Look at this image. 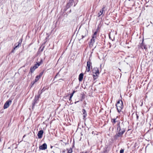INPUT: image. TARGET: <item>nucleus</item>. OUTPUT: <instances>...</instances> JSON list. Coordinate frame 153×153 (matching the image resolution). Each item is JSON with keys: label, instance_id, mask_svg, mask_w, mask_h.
<instances>
[{"label": "nucleus", "instance_id": "7ed1b4c3", "mask_svg": "<svg viewBox=\"0 0 153 153\" xmlns=\"http://www.w3.org/2000/svg\"><path fill=\"white\" fill-rule=\"evenodd\" d=\"M98 30H97L96 31H95L94 33L92 39L90 40V46L91 45L92 46L93 45L94 43L95 42V39L96 38L97 34V32Z\"/></svg>", "mask_w": 153, "mask_h": 153}, {"label": "nucleus", "instance_id": "6ab92c4d", "mask_svg": "<svg viewBox=\"0 0 153 153\" xmlns=\"http://www.w3.org/2000/svg\"><path fill=\"white\" fill-rule=\"evenodd\" d=\"M40 78L39 76H37L35 79L34 81L35 82H37L39 79Z\"/></svg>", "mask_w": 153, "mask_h": 153}, {"label": "nucleus", "instance_id": "9b49d317", "mask_svg": "<svg viewBox=\"0 0 153 153\" xmlns=\"http://www.w3.org/2000/svg\"><path fill=\"white\" fill-rule=\"evenodd\" d=\"M83 77V74L82 73L80 74L79 76L78 79L79 82L82 81Z\"/></svg>", "mask_w": 153, "mask_h": 153}, {"label": "nucleus", "instance_id": "c9c22d12", "mask_svg": "<svg viewBox=\"0 0 153 153\" xmlns=\"http://www.w3.org/2000/svg\"><path fill=\"white\" fill-rule=\"evenodd\" d=\"M80 153H84V152H80Z\"/></svg>", "mask_w": 153, "mask_h": 153}, {"label": "nucleus", "instance_id": "58836bf2", "mask_svg": "<svg viewBox=\"0 0 153 153\" xmlns=\"http://www.w3.org/2000/svg\"><path fill=\"white\" fill-rule=\"evenodd\" d=\"M75 5H76V4H74V6H75Z\"/></svg>", "mask_w": 153, "mask_h": 153}, {"label": "nucleus", "instance_id": "412c9836", "mask_svg": "<svg viewBox=\"0 0 153 153\" xmlns=\"http://www.w3.org/2000/svg\"><path fill=\"white\" fill-rule=\"evenodd\" d=\"M75 92V91H73V92L71 94L70 96V98L69 99V100H71V98L72 97L74 94Z\"/></svg>", "mask_w": 153, "mask_h": 153}, {"label": "nucleus", "instance_id": "72a5a7b5", "mask_svg": "<svg viewBox=\"0 0 153 153\" xmlns=\"http://www.w3.org/2000/svg\"><path fill=\"white\" fill-rule=\"evenodd\" d=\"M25 135L23 136V138H24V137H25Z\"/></svg>", "mask_w": 153, "mask_h": 153}, {"label": "nucleus", "instance_id": "a878e982", "mask_svg": "<svg viewBox=\"0 0 153 153\" xmlns=\"http://www.w3.org/2000/svg\"><path fill=\"white\" fill-rule=\"evenodd\" d=\"M35 83L36 82H35L34 81H33L31 83V85L32 86H33Z\"/></svg>", "mask_w": 153, "mask_h": 153}, {"label": "nucleus", "instance_id": "f8f14e48", "mask_svg": "<svg viewBox=\"0 0 153 153\" xmlns=\"http://www.w3.org/2000/svg\"><path fill=\"white\" fill-rule=\"evenodd\" d=\"M141 47L142 48H144L146 50L147 49V47H146V45H145L144 43H143V41L141 45Z\"/></svg>", "mask_w": 153, "mask_h": 153}, {"label": "nucleus", "instance_id": "7c9ffc66", "mask_svg": "<svg viewBox=\"0 0 153 153\" xmlns=\"http://www.w3.org/2000/svg\"><path fill=\"white\" fill-rule=\"evenodd\" d=\"M14 49H13V50H12V51L11 52H13V51H14Z\"/></svg>", "mask_w": 153, "mask_h": 153}, {"label": "nucleus", "instance_id": "473e14b6", "mask_svg": "<svg viewBox=\"0 0 153 153\" xmlns=\"http://www.w3.org/2000/svg\"><path fill=\"white\" fill-rule=\"evenodd\" d=\"M79 102V101H77V102H75V103H76V102Z\"/></svg>", "mask_w": 153, "mask_h": 153}, {"label": "nucleus", "instance_id": "4be33fe9", "mask_svg": "<svg viewBox=\"0 0 153 153\" xmlns=\"http://www.w3.org/2000/svg\"><path fill=\"white\" fill-rule=\"evenodd\" d=\"M72 152V150L71 148L70 149L68 150V153H71Z\"/></svg>", "mask_w": 153, "mask_h": 153}, {"label": "nucleus", "instance_id": "2eb2a0df", "mask_svg": "<svg viewBox=\"0 0 153 153\" xmlns=\"http://www.w3.org/2000/svg\"><path fill=\"white\" fill-rule=\"evenodd\" d=\"M20 44H21V43H19V42L18 43V44H17V43L15 44L14 46V50H15L16 48L18 47Z\"/></svg>", "mask_w": 153, "mask_h": 153}, {"label": "nucleus", "instance_id": "f257e3e1", "mask_svg": "<svg viewBox=\"0 0 153 153\" xmlns=\"http://www.w3.org/2000/svg\"><path fill=\"white\" fill-rule=\"evenodd\" d=\"M116 134L114 136V137L116 138L119 137H122L126 131L125 128H122L121 126L120 121L117 122V123L116 125Z\"/></svg>", "mask_w": 153, "mask_h": 153}, {"label": "nucleus", "instance_id": "9d476101", "mask_svg": "<svg viewBox=\"0 0 153 153\" xmlns=\"http://www.w3.org/2000/svg\"><path fill=\"white\" fill-rule=\"evenodd\" d=\"M43 133V131L42 130H40L39 131L37 134L39 138L40 139L42 138Z\"/></svg>", "mask_w": 153, "mask_h": 153}, {"label": "nucleus", "instance_id": "6e6552de", "mask_svg": "<svg viewBox=\"0 0 153 153\" xmlns=\"http://www.w3.org/2000/svg\"><path fill=\"white\" fill-rule=\"evenodd\" d=\"M47 148V145L46 143H44L42 145L39 146V149H40L44 150Z\"/></svg>", "mask_w": 153, "mask_h": 153}, {"label": "nucleus", "instance_id": "b1692460", "mask_svg": "<svg viewBox=\"0 0 153 153\" xmlns=\"http://www.w3.org/2000/svg\"><path fill=\"white\" fill-rule=\"evenodd\" d=\"M36 103H37V101H34V100L32 103L33 105V106L35 105Z\"/></svg>", "mask_w": 153, "mask_h": 153}, {"label": "nucleus", "instance_id": "5701e85b", "mask_svg": "<svg viewBox=\"0 0 153 153\" xmlns=\"http://www.w3.org/2000/svg\"><path fill=\"white\" fill-rule=\"evenodd\" d=\"M43 73V72H42L40 73L39 75H38V76H40V78L41 77V76H42V75Z\"/></svg>", "mask_w": 153, "mask_h": 153}, {"label": "nucleus", "instance_id": "a211bd4d", "mask_svg": "<svg viewBox=\"0 0 153 153\" xmlns=\"http://www.w3.org/2000/svg\"><path fill=\"white\" fill-rule=\"evenodd\" d=\"M85 34L84 35H82V39H83L85 37L87 36L88 35V32L87 30H85Z\"/></svg>", "mask_w": 153, "mask_h": 153}, {"label": "nucleus", "instance_id": "f03ea898", "mask_svg": "<svg viewBox=\"0 0 153 153\" xmlns=\"http://www.w3.org/2000/svg\"><path fill=\"white\" fill-rule=\"evenodd\" d=\"M116 106L118 112H120L123 107V101L120 100L118 101L116 104Z\"/></svg>", "mask_w": 153, "mask_h": 153}, {"label": "nucleus", "instance_id": "393cba45", "mask_svg": "<svg viewBox=\"0 0 153 153\" xmlns=\"http://www.w3.org/2000/svg\"><path fill=\"white\" fill-rule=\"evenodd\" d=\"M124 150L123 149H121L120 151V153H124Z\"/></svg>", "mask_w": 153, "mask_h": 153}, {"label": "nucleus", "instance_id": "c756f323", "mask_svg": "<svg viewBox=\"0 0 153 153\" xmlns=\"http://www.w3.org/2000/svg\"><path fill=\"white\" fill-rule=\"evenodd\" d=\"M143 104V102H142L141 104L140 105L141 106H142V105Z\"/></svg>", "mask_w": 153, "mask_h": 153}, {"label": "nucleus", "instance_id": "aec40b11", "mask_svg": "<svg viewBox=\"0 0 153 153\" xmlns=\"http://www.w3.org/2000/svg\"><path fill=\"white\" fill-rule=\"evenodd\" d=\"M39 98V96H36L35 97V98H34V101H37L38 100Z\"/></svg>", "mask_w": 153, "mask_h": 153}, {"label": "nucleus", "instance_id": "e433bc0d", "mask_svg": "<svg viewBox=\"0 0 153 153\" xmlns=\"http://www.w3.org/2000/svg\"><path fill=\"white\" fill-rule=\"evenodd\" d=\"M65 152V151H62V152Z\"/></svg>", "mask_w": 153, "mask_h": 153}, {"label": "nucleus", "instance_id": "4468645a", "mask_svg": "<svg viewBox=\"0 0 153 153\" xmlns=\"http://www.w3.org/2000/svg\"><path fill=\"white\" fill-rule=\"evenodd\" d=\"M82 112L83 113V117L84 118L87 115L85 109H83L82 110Z\"/></svg>", "mask_w": 153, "mask_h": 153}, {"label": "nucleus", "instance_id": "0eeeda50", "mask_svg": "<svg viewBox=\"0 0 153 153\" xmlns=\"http://www.w3.org/2000/svg\"><path fill=\"white\" fill-rule=\"evenodd\" d=\"M38 67L35 64L33 66L31 67L30 69V71L32 74L33 73L34 71Z\"/></svg>", "mask_w": 153, "mask_h": 153}, {"label": "nucleus", "instance_id": "423d86ee", "mask_svg": "<svg viewBox=\"0 0 153 153\" xmlns=\"http://www.w3.org/2000/svg\"><path fill=\"white\" fill-rule=\"evenodd\" d=\"M93 72L94 74H95L96 76H97L98 74H99V70L98 69L97 67L94 68L93 70ZM94 76H95V75H93Z\"/></svg>", "mask_w": 153, "mask_h": 153}, {"label": "nucleus", "instance_id": "dca6fc26", "mask_svg": "<svg viewBox=\"0 0 153 153\" xmlns=\"http://www.w3.org/2000/svg\"><path fill=\"white\" fill-rule=\"evenodd\" d=\"M42 59H41L40 61H39V62H37L36 64L39 67L42 64Z\"/></svg>", "mask_w": 153, "mask_h": 153}, {"label": "nucleus", "instance_id": "ddd939ff", "mask_svg": "<svg viewBox=\"0 0 153 153\" xmlns=\"http://www.w3.org/2000/svg\"><path fill=\"white\" fill-rule=\"evenodd\" d=\"M74 0H69L68 3V8L70 7L73 4Z\"/></svg>", "mask_w": 153, "mask_h": 153}, {"label": "nucleus", "instance_id": "f704fd0d", "mask_svg": "<svg viewBox=\"0 0 153 153\" xmlns=\"http://www.w3.org/2000/svg\"><path fill=\"white\" fill-rule=\"evenodd\" d=\"M69 12V13L71 12V10H70V11Z\"/></svg>", "mask_w": 153, "mask_h": 153}, {"label": "nucleus", "instance_id": "cd10ccee", "mask_svg": "<svg viewBox=\"0 0 153 153\" xmlns=\"http://www.w3.org/2000/svg\"><path fill=\"white\" fill-rule=\"evenodd\" d=\"M58 74H58H57L56 75V76H55V77L54 79L57 76Z\"/></svg>", "mask_w": 153, "mask_h": 153}, {"label": "nucleus", "instance_id": "f3484780", "mask_svg": "<svg viewBox=\"0 0 153 153\" xmlns=\"http://www.w3.org/2000/svg\"><path fill=\"white\" fill-rule=\"evenodd\" d=\"M118 121H120L119 120L116 121V119H111V122L113 123V125H114V124L117 122V123Z\"/></svg>", "mask_w": 153, "mask_h": 153}, {"label": "nucleus", "instance_id": "2f4dec72", "mask_svg": "<svg viewBox=\"0 0 153 153\" xmlns=\"http://www.w3.org/2000/svg\"><path fill=\"white\" fill-rule=\"evenodd\" d=\"M109 38H110V39H111V37L110 36V35L109 36Z\"/></svg>", "mask_w": 153, "mask_h": 153}, {"label": "nucleus", "instance_id": "20e7f679", "mask_svg": "<svg viewBox=\"0 0 153 153\" xmlns=\"http://www.w3.org/2000/svg\"><path fill=\"white\" fill-rule=\"evenodd\" d=\"M87 72L90 71V68H92V63L90 61H88L87 62Z\"/></svg>", "mask_w": 153, "mask_h": 153}, {"label": "nucleus", "instance_id": "1a4fd4ad", "mask_svg": "<svg viewBox=\"0 0 153 153\" xmlns=\"http://www.w3.org/2000/svg\"><path fill=\"white\" fill-rule=\"evenodd\" d=\"M105 6L103 5L101 10H100V12L98 13V16L100 17L103 13V12L104 10V9L105 8Z\"/></svg>", "mask_w": 153, "mask_h": 153}, {"label": "nucleus", "instance_id": "4c0bfd02", "mask_svg": "<svg viewBox=\"0 0 153 153\" xmlns=\"http://www.w3.org/2000/svg\"><path fill=\"white\" fill-rule=\"evenodd\" d=\"M43 50V49H42V51Z\"/></svg>", "mask_w": 153, "mask_h": 153}, {"label": "nucleus", "instance_id": "c85d7f7f", "mask_svg": "<svg viewBox=\"0 0 153 153\" xmlns=\"http://www.w3.org/2000/svg\"><path fill=\"white\" fill-rule=\"evenodd\" d=\"M104 153H107V152H106V151H105V150L104 151Z\"/></svg>", "mask_w": 153, "mask_h": 153}, {"label": "nucleus", "instance_id": "ea45409f", "mask_svg": "<svg viewBox=\"0 0 153 153\" xmlns=\"http://www.w3.org/2000/svg\"><path fill=\"white\" fill-rule=\"evenodd\" d=\"M68 124L67 126H68Z\"/></svg>", "mask_w": 153, "mask_h": 153}, {"label": "nucleus", "instance_id": "bb28decb", "mask_svg": "<svg viewBox=\"0 0 153 153\" xmlns=\"http://www.w3.org/2000/svg\"><path fill=\"white\" fill-rule=\"evenodd\" d=\"M136 115L137 116V120H138V118H139V116H138V115L137 114V113H136Z\"/></svg>", "mask_w": 153, "mask_h": 153}, {"label": "nucleus", "instance_id": "a19ab883", "mask_svg": "<svg viewBox=\"0 0 153 153\" xmlns=\"http://www.w3.org/2000/svg\"><path fill=\"white\" fill-rule=\"evenodd\" d=\"M66 143H65V145H66Z\"/></svg>", "mask_w": 153, "mask_h": 153}, {"label": "nucleus", "instance_id": "39448f33", "mask_svg": "<svg viewBox=\"0 0 153 153\" xmlns=\"http://www.w3.org/2000/svg\"><path fill=\"white\" fill-rule=\"evenodd\" d=\"M12 101L11 100H8L6 101L4 104V108L6 109L7 108L11 103Z\"/></svg>", "mask_w": 153, "mask_h": 153}]
</instances>
